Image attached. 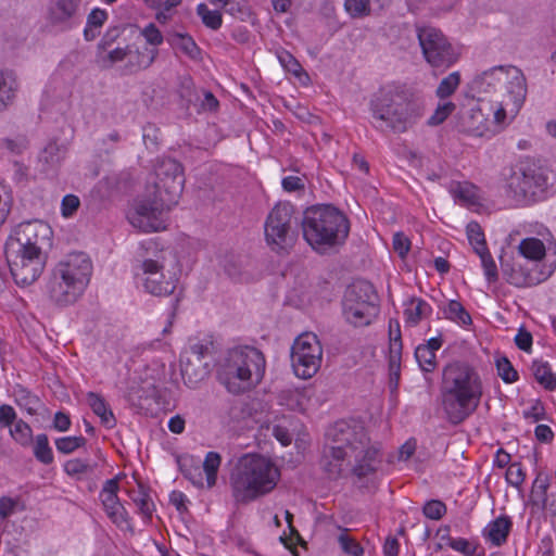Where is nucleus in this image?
<instances>
[{
  "label": "nucleus",
  "instance_id": "obj_1",
  "mask_svg": "<svg viewBox=\"0 0 556 556\" xmlns=\"http://www.w3.org/2000/svg\"><path fill=\"white\" fill-rule=\"evenodd\" d=\"M319 464L330 479L351 473L362 480L378 469L379 448L370 444L361 421L339 420L325 432Z\"/></svg>",
  "mask_w": 556,
  "mask_h": 556
},
{
  "label": "nucleus",
  "instance_id": "obj_2",
  "mask_svg": "<svg viewBox=\"0 0 556 556\" xmlns=\"http://www.w3.org/2000/svg\"><path fill=\"white\" fill-rule=\"evenodd\" d=\"M184 186L182 165L170 157L157 160L147 182L143 200L128 215L130 224L144 232L164 229L162 214L178 203Z\"/></svg>",
  "mask_w": 556,
  "mask_h": 556
},
{
  "label": "nucleus",
  "instance_id": "obj_3",
  "mask_svg": "<svg viewBox=\"0 0 556 556\" xmlns=\"http://www.w3.org/2000/svg\"><path fill=\"white\" fill-rule=\"evenodd\" d=\"M482 394L481 379L471 366L462 362L445 366L441 395L450 422L458 425L468 418L478 408Z\"/></svg>",
  "mask_w": 556,
  "mask_h": 556
},
{
  "label": "nucleus",
  "instance_id": "obj_4",
  "mask_svg": "<svg viewBox=\"0 0 556 556\" xmlns=\"http://www.w3.org/2000/svg\"><path fill=\"white\" fill-rule=\"evenodd\" d=\"M375 119L383 122L394 132H404L420 117L415 91L406 85L384 86L370 101Z\"/></svg>",
  "mask_w": 556,
  "mask_h": 556
},
{
  "label": "nucleus",
  "instance_id": "obj_5",
  "mask_svg": "<svg viewBox=\"0 0 556 556\" xmlns=\"http://www.w3.org/2000/svg\"><path fill=\"white\" fill-rule=\"evenodd\" d=\"M303 237L316 251L342 244L350 225L344 214L331 205H315L305 210L302 219Z\"/></svg>",
  "mask_w": 556,
  "mask_h": 556
},
{
  "label": "nucleus",
  "instance_id": "obj_6",
  "mask_svg": "<svg viewBox=\"0 0 556 556\" xmlns=\"http://www.w3.org/2000/svg\"><path fill=\"white\" fill-rule=\"evenodd\" d=\"M265 357L252 346H237L228 351L218 369V380L227 390L239 394L258 383L265 372Z\"/></svg>",
  "mask_w": 556,
  "mask_h": 556
},
{
  "label": "nucleus",
  "instance_id": "obj_7",
  "mask_svg": "<svg viewBox=\"0 0 556 556\" xmlns=\"http://www.w3.org/2000/svg\"><path fill=\"white\" fill-rule=\"evenodd\" d=\"M508 79H510L508 93L513 99L510 112L516 114L521 108L527 94L526 78L518 67L513 65H497L483 71L476 75L469 83V90L473 96H477L478 99H482L496 92L498 87Z\"/></svg>",
  "mask_w": 556,
  "mask_h": 556
},
{
  "label": "nucleus",
  "instance_id": "obj_8",
  "mask_svg": "<svg viewBox=\"0 0 556 556\" xmlns=\"http://www.w3.org/2000/svg\"><path fill=\"white\" fill-rule=\"evenodd\" d=\"M342 311L346 323L354 327L370 325L379 312L374 286L367 280L351 283L344 292Z\"/></svg>",
  "mask_w": 556,
  "mask_h": 556
},
{
  "label": "nucleus",
  "instance_id": "obj_9",
  "mask_svg": "<svg viewBox=\"0 0 556 556\" xmlns=\"http://www.w3.org/2000/svg\"><path fill=\"white\" fill-rule=\"evenodd\" d=\"M279 477V469L269 458L251 453L240 456L231 472V478L241 486H276Z\"/></svg>",
  "mask_w": 556,
  "mask_h": 556
},
{
  "label": "nucleus",
  "instance_id": "obj_10",
  "mask_svg": "<svg viewBox=\"0 0 556 556\" xmlns=\"http://www.w3.org/2000/svg\"><path fill=\"white\" fill-rule=\"evenodd\" d=\"M265 238L267 244L276 252L287 251L293 245L296 232L293 225V206L290 203H278L273 207L265 223Z\"/></svg>",
  "mask_w": 556,
  "mask_h": 556
},
{
  "label": "nucleus",
  "instance_id": "obj_11",
  "mask_svg": "<svg viewBox=\"0 0 556 556\" xmlns=\"http://www.w3.org/2000/svg\"><path fill=\"white\" fill-rule=\"evenodd\" d=\"M165 253H160L156 258L144 257L140 264L141 273H137L144 291L155 296H167L177 288L178 277L165 267Z\"/></svg>",
  "mask_w": 556,
  "mask_h": 556
},
{
  "label": "nucleus",
  "instance_id": "obj_12",
  "mask_svg": "<svg viewBox=\"0 0 556 556\" xmlns=\"http://www.w3.org/2000/svg\"><path fill=\"white\" fill-rule=\"evenodd\" d=\"M5 258L10 273L18 286H29L35 282L43 271L47 255L37 254L20 245L4 248Z\"/></svg>",
  "mask_w": 556,
  "mask_h": 556
},
{
  "label": "nucleus",
  "instance_id": "obj_13",
  "mask_svg": "<svg viewBox=\"0 0 556 556\" xmlns=\"http://www.w3.org/2000/svg\"><path fill=\"white\" fill-rule=\"evenodd\" d=\"M323 348L316 334L305 332L299 336L291 348V363L294 374L312 378L320 368Z\"/></svg>",
  "mask_w": 556,
  "mask_h": 556
},
{
  "label": "nucleus",
  "instance_id": "obj_14",
  "mask_svg": "<svg viewBox=\"0 0 556 556\" xmlns=\"http://www.w3.org/2000/svg\"><path fill=\"white\" fill-rule=\"evenodd\" d=\"M418 40L426 61L433 67H450L458 60V53L441 30L434 27L418 28Z\"/></svg>",
  "mask_w": 556,
  "mask_h": 556
},
{
  "label": "nucleus",
  "instance_id": "obj_15",
  "mask_svg": "<svg viewBox=\"0 0 556 556\" xmlns=\"http://www.w3.org/2000/svg\"><path fill=\"white\" fill-rule=\"evenodd\" d=\"M52 229L43 220H26L17 225L7 241V245L37 253L46 254L45 249L51 245Z\"/></svg>",
  "mask_w": 556,
  "mask_h": 556
},
{
  "label": "nucleus",
  "instance_id": "obj_16",
  "mask_svg": "<svg viewBox=\"0 0 556 556\" xmlns=\"http://www.w3.org/2000/svg\"><path fill=\"white\" fill-rule=\"evenodd\" d=\"M52 273L64 276L79 288H86L92 273V264L87 254L83 252L67 254L61 260Z\"/></svg>",
  "mask_w": 556,
  "mask_h": 556
},
{
  "label": "nucleus",
  "instance_id": "obj_17",
  "mask_svg": "<svg viewBox=\"0 0 556 556\" xmlns=\"http://www.w3.org/2000/svg\"><path fill=\"white\" fill-rule=\"evenodd\" d=\"M84 288H79L64 276L51 273L47 285V292L50 300L59 306H67L77 301L83 294Z\"/></svg>",
  "mask_w": 556,
  "mask_h": 556
},
{
  "label": "nucleus",
  "instance_id": "obj_18",
  "mask_svg": "<svg viewBox=\"0 0 556 556\" xmlns=\"http://www.w3.org/2000/svg\"><path fill=\"white\" fill-rule=\"evenodd\" d=\"M389 384L390 389L394 391L399 386L403 349L401 326L397 319H390L389 321Z\"/></svg>",
  "mask_w": 556,
  "mask_h": 556
},
{
  "label": "nucleus",
  "instance_id": "obj_19",
  "mask_svg": "<svg viewBox=\"0 0 556 556\" xmlns=\"http://www.w3.org/2000/svg\"><path fill=\"white\" fill-rule=\"evenodd\" d=\"M211 372V366L207 362L195 357H187L181 361V376L185 383L191 388H197L204 381Z\"/></svg>",
  "mask_w": 556,
  "mask_h": 556
},
{
  "label": "nucleus",
  "instance_id": "obj_20",
  "mask_svg": "<svg viewBox=\"0 0 556 556\" xmlns=\"http://www.w3.org/2000/svg\"><path fill=\"white\" fill-rule=\"evenodd\" d=\"M501 265L506 280L516 287L535 286L545 279L544 277L533 275L532 271H523L521 265H518V269H516L515 265H510L503 258Z\"/></svg>",
  "mask_w": 556,
  "mask_h": 556
},
{
  "label": "nucleus",
  "instance_id": "obj_21",
  "mask_svg": "<svg viewBox=\"0 0 556 556\" xmlns=\"http://www.w3.org/2000/svg\"><path fill=\"white\" fill-rule=\"evenodd\" d=\"M18 83L13 71L0 68V112L5 111L14 101Z\"/></svg>",
  "mask_w": 556,
  "mask_h": 556
},
{
  "label": "nucleus",
  "instance_id": "obj_22",
  "mask_svg": "<svg viewBox=\"0 0 556 556\" xmlns=\"http://www.w3.org/2000/svg\"><path fill=\"white\" fill-rule=\"evenodd\" d=\"M121 489H102L100 498L108 516L113 522L122 525L126 521V511L119 502L117 491Z\"/></svg>",
  "mask_w": 556,
  "mask_h": 556
},
{
  "label": "nucleus",
  "instance_id": "obj_23",
  "mask_svg": "<svg viewBox=\"0 0 556 556\" xmlns=\"http://www.w3.org/2000/svg\"><path fill=\"white\" fill-rule=\"evenodd\" d=\"M157 50L146 47L143 50H132L129 46V55L125 71L129 74L148 68L155 60Z\"/></svg>",
  "mask_w": 556,
  "mask_h": 556
},
{
  "label": "nucleus",
  "instance_id": "obj_24",
  "mask_svg": "<svg viewBox=\"0 0 556 556\" xmlns=\"http://www.w3.org/2000/svg\"><path fill=\"white\" fill-rule=\"evenodd\" d=\"M535 180L534 173H515L509 180V189L514 192L517 199H525L528 195H534L533 181Z\"/></svg>",
  "mask_w": 556,
  "mask_h": 556
},
{
  "label": "nucleus",
  "instance_id": "obj_25",
  "mask_svg": "<svg viewBox=\"0 0 556 556\" xmlns=\"http://www.w3.org/2000/svg\"><path fill=\"white\" fill-rule=\"evenodd\" d=\"M289 419L282 417L273 422H266L261 426V431L264 432L265 437L273 435L283 446L291 444L293 435L289 431Z\"/></svg>",
  "mask_w": 556,
  "mask_h": 556
},
{
  "label": "nucleus",
  "instance_id": "obj_26",
  "mask_svg": "<svg viewBox=\"0 0 556 556\" xmlns=\"http://www.w3.org/2000/svg\"><path fill=\"white\" fill-rule=\"evenodd\" d=\"M527 504L531 507L532 514L556 509V495L548 494L547 489H530Z\"/></svg>",
  "mask_w": 556,
  "mask_h": 556
},
{
  "label": "nucleus",
  "instance_id": "obj_27",
  "mask_svg": "<svg viewBox=\"0 0 556 556\" xmlns=\"http://www.w3.org/2000/svg\"><path fill=\"white\" fill-rule=\"evenodd\" d=\"M511 521L508 517H498L485 528L488 539L495 545L501 546L507 540Z\"/></svg>",
  "mask_w": 556,
  "mask_h": 556
},
{
  "label": "nucleus",
  "instance_id": "obj_28",
  "mask_svg": "<svg viewBox=\"0 0 556 556\" xmlns=\"http://www.w3.org/2000/svg\"><path fill=\"white\" fill-rule=\"evenodd\" d=\"M77 0H59L49 9V20L52 24L63 23L73 17L78 9Z\"/></svg>",
  "mask_w": 556,
  "mask_h": 556
},
{
  "label": "nucleus",
  "instance_id": "obj_29",
  "mask_svg": "<svg viewBox=\"0 0 556 556\" xmlns=\"http://www.w3.org/2000/svg\"><path fill=\"white\" fill-rule=\"evenodd\" d=\"M88 404L92 412L100 417L101 422L106 428H113L116 424L115 417L112 410L108 407L104 399L97 393H88Z\"/></svg>",
  "mask_w": 556,
  "mask_h": 556
},
{
  "label": "nucleus",
  "instance_id": "obj_30",
  "mask_svg": "<svg viewBox=\"0 0 556 556\" xmlns=\"http://www.w3.org/2000/svg\"><path fill=\"white\" fill-rule=\"evenodd\" d=\"M531 370L536 381L546 390L552 391L556 389V376L552 372L547 362L534 361Z\"/></svg>",
  "mask_w": 556,
  "mask_h": 556
},
{
  "label": "nucleus",
  "instance_id": "obj_31",
  "mask_svg": "<svg viewBox=\"0 0 556 556\" xmlns=\"http://www.w3.org/2000/svg\"><path fill=\"white\" fill-rule=\"evenodd\" d=\"M168 42L191 59H197L200 54L197 43L188 34L174 33L168 37Z\"/></svg>",
  "mask_w": 556,
  "mask_h": 556
},
{
  "label": "nucleus",
  "instance_id": "obj_32",
  "mask_svg": "<svg viewBox=\"0 0 556 556\" xmlns=\"http://www.w3.org/2000/svg\"><path fill=\"white\" fill-rule=\"evenodd\" d=\"M520 255L531 261H540L545 256V245L538 238H526L518 247Z\"/></svg>",
  "mask_w": 556,
  "mask_h": 556
},
{
  "label": "nucleus",
  "instance_id": "obj_33",
  "mask_svg": "<svg viewBox=\"0 0 556 556\" xmlns=\"http://www.w3.org/2000/svg\"><path fill=\"white\" fill-rule=\"evenodd\" d=\"M224 269L228 277L236 281L243 282L252 278V274L248 270V264L240 258L231 257L227 260Z\"/></svg>",
  "mask_w": 556,
  "mask_h": 556
},
{
  "label": "nucleus",
  "instance_id": "obj_34",
  "mask_svg": "<svg viewBox=\"0 0 556 556\" xmlns=\"http://www.w3.org/2000/svg\"><path fill=\"white\" fill-rule=\"evenodd\" d=\"M222 464V456L217 452H208L203 462V471L207 486H214L217 483V473Z\"/></svg>",
  "mask_w": 556,
  "mask_h": 556
},
{
  "label": "nucleus",
  "instance_id": "obj_35",
  "mask_svg": "<svg viewBox=\"0 0 556 556\" xmlns=\"http://www.w3.org/2000/svg\"><path fill=\"white\" fill-rule=\"evenodd\" d=\"M26 509L25 502L20 496H2L0 497V518L5 520L11 516L22 513Z\"/></svg>",
  "mask_w": 556,
  "mask_h": 556
},
{
  "label": "nucleus",
  "instance_id": "obj_36",
  "mask_svg": "<svg viewBox=\"0 0 556 556\" xmlns=\"http://www.w3.org/2000/svg\"><path fill=\"white\" fill-rule=\"evenodd\" d=\"M129 55V46L124 48L117 47L113 50H110L106 54L98 55V64L101 68L108 70L111 68L115 63L127 60Z\"/></svg>",
  "mask_w": 556,
  "mask_h": 556
},
{
  "label": "nucleus",
  "instance_id": "obj_37",
  "mask_svg": "<svg viewBox=\"0 0 556 556\" xmlns=\"http://www.w3.org/2000/svg\"><path fill=\"white\" fill-rule=\"evenodd\" d=\"M34 455L42 464L49 465L53 462V453L49 446L47 434H38L35 440Z\"/></svg>",
  "mask_w": 556,
  "mask_h": 556
},
{
  "label": "nucleus",
  "instance_id": "obj_38",
  "mask_svg": "<svg viewBox=\"0 0 556 556\" xmlns=\"http://www.w3.org/2000/svg\"><path fill=\"white\" fill-rule=\"evenodd\" d=\"M453 193L455 199L465 205H476L479 203L476 187L470 184H457L453 189Z\"/></svg>",
  "mask_w": 556,
  "mask_h": 556
},
{
  "label": "nucleus",
  "instance_id": "obj_39",
  "mask_svg": "<svg viewBox=\"0 0 556 556\" xmlns=\"http://www.w3.org/2000/svg\"><path fill=\"white\" fill-rule=\"evenodd\" d=\"M134 501L139 511L150 518L152 514V503L144 492V489H124Z\"/></svg>",
  "mask_w": 556,
  "mask_h": 556
},
{
  "label": "nucleus",
  "instance_id": "obj_40",
  "mask_svg": "<svg viewBox=\"0 0 556 556\" xmlns=\"http://www.w3.org/2000/svg\"><path fill=\"white\" fill-rule=\"evenodd\" d=\"M94 469V466L91 465L87 460H83L79 458H74L65 462L64 464V471L71 476L75 477L77 480H80V477L83 475H89L92 473Z\"/></svg>",
  "mask_w": 556,
  "mask_h": 556
},
{
  "label": "nucleus",
  "instance_id": "obj_41",
  "mask_svg": "<svg viewBox=\"0 0 556 556\" xmlns=\"http://www.w3.org/2000/svg\"><path fill=\"white\" fill-rule=\"evenodd\" d=\"M197 13L206 27L216 30L222 26L223 18L220 12L210 10L205 3H200L197 7Z\"/></svg>",
  "mask_w": 556,
  "mask_h": 556
},
{
  "label": "nucleus",
  "instance_id": "obj_42",
  "mask_svg": "<svg viewBox=\"0 0 556 556\" xmlns=\"http://www.w3.org/2000/svg\"><path fill=\"white\" fill-rule=\"evenodd\" d=\"M178 93L186 102V105H197L200 102V94L190 77H182L179 84Z\"/></svg>",
  "mask_w": 556,
  "mask_h": 556
},
{
  "label": "nucleus",
  "instance_id": "obj_43",
  "mask_svg": "<svg viewBox=\"0 0 556 556\" xmlns=\"http://www.w3.org/2000/svg\"><path fill=\"white\" fill-rule=\"evenodd\" d=\"M271 489H233L232 497L237 505H247L265 494Z\"/></svg>",
  "mask_w": 556,
  "mask_h": 556
},
{
  "label": "nucleus",
  "instance_id": "obj_44",
  "mask_svg": "<svg viewBox=\"0 0 556 556\" xmlns=\"http://www.w3.org/2000/svg\"><path fill=\"white\" fill-rule=\"evenodd\" d=\"M445 317L457 321L462 325H470L471 324V317L469 313L465 309V307L455 300L450 301L447 308L445 309Z\"/></svg>",
  "mask_w": 556,
  "mask_h": 556
},
{
  "label": "nucleus",
  "instance_id": "obj_45",
  "mask_svg": "<svg viewBox=\"0 0 556 556\" xmlns=\"http://www.w3.org/2000/svg\"><path fill=\"white\" fill-rule=\"evenodd\" d=\"M460 84V75L458 72H453L448 76L444 77L439 84L435 94L440 99L448 98L454 93Z\"/></svg>",
  "mask_w": 556,
  "mask_h": 556
},
{
  "label": "nucleus",
  "instance_id": "obj_46",
  "mask_svg": "<svg viewBox=\"0 0 556 556\" xmlns=\"http://www.w3.org/2000/svg\"><path fill=\"white\" fill-rule=\"evenodd\" d=\"M84 437H63L55 440V447L62 454H71L86 445Z\"/></svg>",
  "mask_w": 556,
  "mask_h": 556
},
{
  "label": "nucleus",
  "instance_id": "obj_47",
  "mask_svg": "<svg viewBox=\"0 0 556 556\" xmlns=\"http://www.w3.org/2000/svg\"><path fill=\"white\" fill-rule=\"evenodd\" d=\"M344 9L353 18L367 16L371 11L369 0H345Z\"/></svg>",
  "mask_w": 556,
  "mask_h": 556
},
{
  "label": "nucleus",
  "instance_id": "obj_48",
  "mask_svg": "<svg viewBox=\"0 0 556 556\" xmlns=\"http://www.w3.org/2000/svg\"><path fill=\"white\" fill-rule=\"evenodd\" d=\"M415 357L424 371L430 372L435 368V353L429 348L418 345L415 350Z\"/></svg>",
  "mask_w": 556,
  "mask_h": 556
},
{
  "label": "nucleus",
  "instance_id": "obj_49",
  "mask_svg": "<svg viewBox=\"0 0 556 556\" xmlns=\"http://www.w3.org/2000/svg\"><path fill=\"white\" fill-rule=\"evenodd\" d=\"M11 437L22 445L28 444L31 439V428L27 422L17 419L10 428Z\"/></svg>",
  "mask_w": 556,
  "mask_h": 556
},
{
  "label": "nucleus",
  "instance_id": "obj_50",
  "mask_svg": "<svg viewBox=\"0 0 556 556\" xmlns=\"http://www.w3.org/2000/svg\"><path fill=\"white\" fill-rule=\"evenodd\" d=\"M466 231L469 243L473 247L476 253H478L479 248H486L484 233L478 223L470 222L466 227Z\"/></svg>",
  "mask_w": 556,
  "mask_h": 556
},
{
  "label": "nucleus",
  "instance_id": "obj_51",
  "mask_svg": "<svg viewBox=\"0 0 556 556\" xmlns=\"http://www.w3.org/2000/svg\"><path fill=\"white\" fill-rule=\"evenodd\" d=\"M141 248L144 251V253L140 255V257H141L140 262L144 257H148V256H150L151 258H156V255L160 254V253H165L166 254V256H165V267H168L169 264L175 261V256H174V254H173V252L170 250H168V249H159L157 244L154 241H148V242L143 243Z\"/></svg>",
  "mask_w": 556,
  "mask_h": 556
},
{
  "label": "nucleus",
  "instance_id": "obj_52",
  "mask_svg": "<svg viewBox=\"0 0 556 556\" xmlns=\"http://www.w3.org/2000/svg\"><path fill=\"white\" fill-rule=\"evenodd\" d=\"M481 258L482 266L484 268V274L486 279L490 282H493L497 279V268L495 262L493 261L488 248H479L477 253Z\"/></svg>",
  "mask_w": 556,
  "mask_h": 556
},
{
  "label": "nucleus",
  "instance_id": "obj_53",
  "mask_svg": "<svg viewBox=\"0 0 556 556\" xmlns=\"http://www.w3.org/2000/svg\"><path fill=\"white\" fill-rule=\"evenodd\" d=\"M496 368L498 376L506 383H513L518 380V372L513 367L511 363L507 357H501L496 361Z\"/></svg>",
  "mask_w": 556,
  "mask_h": 556
},
{
  "label": "nucleus",
  "instance_id": "obj_54",
  "mask_svg": "<svg viewBox=\"0 0 556 556\" xmlns=\"http://www.w3.org/2000/svg\"><path fill=\"white\" fill-rule=\"evenodd\" d=\"M28 147L25 136L18 135L15 138L0 139V148L8 150L12 154H21Z\"/></svg>",
  "mask_w": 556,
  "mask_h": 556
},
{
  "label": "nucleus",
  "instance_id": "obj_55",
  "mask_svg": "<svg viewBox=\"0 0 556 556\" xmlns=\"http://www.w3.org/2000/svg\"><path fill=\"white\" fill-rule=\"evenodd\" d=\"M16 402L20 406L24 407L30 415L36 414L39 399L33 395L26 389H20L16 392Z\"/></svg>",
  "mask_w": 556,
  "mask_h": 556
},
{
  "label": "nucleus",
  "instance_id": "obj_56",
  "mask_svg": "<svg viewBox=\"0 0 556 556\" xmlns=\"http://www.w3.org/2000/svg\"><path fill=\"white\" fill-rule=\"evenodd\" d=\"M422 511L427 518L432 520H439L445 515L446 506L441 501L431 500L425 504Z\"/></svg>",
  "mask_w": 556,
  "mask_h": 556
},
{
  "label": "nucleus",
  "instance_id": "obj_57",
  "mask_svg": "<svg viewBox=\"0 0 556 556\" xmlns=\"http://www.w3.org/2000/svg\"><path fill=\"white\" fill-rule=\"evenodd\" d=\"M410 303L412 304L416 303L415 307L414 308H412V307L406 308L404 314L406 316V321L409 323L410 325L415 326V325H417L420 321L421 316L425 314V309L427 307H429V306L422 300H415V299H413Z\"/></svg>",
  "mask_w": 556,
  "mask_h": 556
},
{
  "label": "nucleus",
  "instance_id": "obj_58",
  "mask_svg": "<svg viewBox=\"0 0 556 556\" xmlns=\"http://www.w3.org/2000/svg\"><path fill=\"white\" fill-rule=\"evenodd\" d=\"M455 104L453 102H445L437 108L434 113L428 119V124L430 126H437L442 124L448 115L455 110Z\"/></svg>",
  "mask_w": 556,
  "mask_h": 556
},
{
  "label": "nucleus",
  "instance_id": "obj_59",
  "mask_svg": "<svg viewBox=\"0 0 556 556\" xmlns=\"http://www.w3.org/2000/svg\"><path fill=\"white\" fill-rule=\"evenodd\" d=\"M278 59L285 70L298 77L302 75V66L292 54L287 51H282L278 54Z\"/></svg>",
  "mask_w": 556,
  "mask_h": 556
},
{
  "label": "nucleus",
  "instance_id": "obj_60",
  "mask_svg": "<svg viewBox=\"0 0 556 556\" xmlns=\"http://www.w3.org/2000/svg\"><path fill=\"white\" fill-rule=\"evenodd\" d=\"M339 543L344 553L352 556H362L364 553L363 547L357 543L354 539L346 535L345 533H341L339 535Z\"/></svg>",
  "mask_w": 556,
  "mask_h": 556
},
{
  "label": "nucleus",
  "instance_id": "obj_61",
  "mask_svg": "<svg viewBox=\"0 0 556 556\" xmlns=\"http://www.w3.org/2000/svg\"><path fill=\"white\" fill-rule=\"evenodd\" d=\"M503 475L510 486H520L525 479L521 466L517 463L509 465Z\"/></svg>",
  "mask_w": 556,
  "mask_h": 556
},
{
  "label": "nucleus",
  "instance_id": "obj_62",
  "mask_svg": "<svg viewBox=\"0 0 556 556\" xmlns=\"http://www.w3.org/2000/svg\"><path fill=\"white\" fill-rule=\"evenodd\" d=\"M392 244L394 252H396L401 258H404L410 249V241L403 232H396L393 236Z\"/></svg>",
  "mask_w": 556,
  "mask_h": 556
},
{
  "label": "nucleus",
  "instance_id": "obj_63",
  "mask_svg": "<svg viewBox=\"0 0 556 556\" xmlns=\"http://www.w3.org/2000/svg\"><path fill=\"white\" fill-rule=\"evenodd\" d=\"M16 420V413L11 405H0V426L2 428H11Z\"/></svg>",
  "mask_w": 556,
  "mask_h": 556
},
{
  "label": "nucleus",
  "instance_id": "obj_64",
  "mask_svg": "<svg viewBox=\"0 0 556 556\" xmlns=\"http://www.w3.org/2000/svg\"><path fill=\"white\" fill-rule=\"evenodd\" d=\"M448 545L466 556H473L476 553V546L463 538L451 539Z\"/></svg>",
  "mask_w": 556,
  "mask_h": 556
}]
</instances>
